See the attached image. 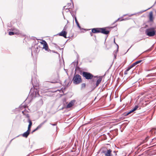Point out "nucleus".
Returning a JSON list of instances; mask_svg holds the SVG:
<instances>
[{
    "label": "nucleus",
    "mask_w": 156,
    "mask_h": 156,
    "mask_svg": "<svg viewBox=\"0 0 156 156\" xmlns=\"http://www.w3.org/2000/svg\"><path fill=\"white\" fill-rule=\"evenodd\" d=\"M156 29L155 27H150L146 30L145 31V34L149 37H153L155 35Z\"/></svg>",
    "instance_id": "f257e3e1"
},
{
    "label": "nucleus",
    "mask_w": 156,
    "mask_h": 156,
    "mask_svg": "<svg viewBox=\"0 0 156 156\" xmlns=\"http://www.w3.org/2000/svg\"><path fill=\"white\" fill-rule=\"evenodd\" d=\"M38 92L39 91L37 89L35 88H31L30 90L28 97H30L31 99H33L34 98L38 96H39Z\"/></svg>",
    "instance_id": "f03ea898"
},
{
    "label": "nucleus",
    "mask_w": 156,
    "mask_h": 156,
    "mask_svg": "<svg viewBox=\"0 0 156 156\" xmlns=\"http://www.w3.org/2000/svg\"><path fill=\"white\" fill-rule=\"evenodd\" d=\"M73 81L75 84H78L80 83L82 81L81 76L79 74L75 75L74 76Z\"/></svg>",
    "instance_id": "7ed1b4c3"
},
{
    "label": "nucleus",
    "mask_w": 156,
    "mask_h": 156,
    "mask_svg": "<svg viewBox=\"0 0 156 156\" xmlns=\"http://www.w3.org/2000/svg\"><path fill=\"white\" fill-rule=\"evenodd\" d=\"M83 76L86 79H91L93 77V75L90 73L86 72H83Z\"/></svg>",
    "instance_id": "20e7f679"
},
{
    "label": "nucleus",
    "mask_w": 156,
    "mask_h": 156,
    "mask_svg": "<svg viewBox=\"0 0 156 156\" xmlns=\"http://www.w3.org/2000/svg\"><path fill=\"white\" fill-rule=\"evenodd\" d=\"M26 106L22 105L20 107V109H24L22 111V112L23 115H25L28 118H29V116L28 114V111L26 109Z\"/></svg>",
    "instance_id": "39448f33"
},
{
    "label": "nucleus",
    "mask_w": 156,
    "mask_h": 156,
    "mask_svg": "<svg viewBox=\"0 0 156 156\" xmlns=\"http://www.w3.org/2000/svg\"><path fill=\"white\" fill-rule=\"evenodd\" d=\"M31 82L33 87H34V86L37 87L39 85L38 81L36 78H34L32 77Z\"/></svg>",
    "instance_id": "423d86ee"
},
{
    "label": "nucleus",
    "mask_w": 156,
    "mask_h": 156,
    "mask_svg": "<svg viewBox=\"0 0 156 156\" xmlns=\"http://www.w3.org/2000/svg\"><path fill=\"white\" fill-rule=\"evenodd\" d=\"M41 43L43 44V48L46 51H47L48 50V44L46 41L44 40H42Z\"/></svg>",
    "instance_id": "0eeeda50"
},
{
    "label": "nucleus",
    "mask_w": 156,
    "mask_h": 156,
    "mask_svg": "<svg viewBox=\"0 0 156 156\" xmlns=\"http://www.w3.org/2000/svg\"><path fill=\"white\" fill-rule=\"evenodd\" d=\"M112 151L109 149V150H107L106 151H105L103 152L104 153L105 156H112L113 155L111 154Z\"/></svg>",
    "instance_id": "6e6552de"
},
{
    "label": "nucleus",
    "mask_w": 156,
    "mask_h": 156,
    "mask_svg": "<svg viewBox=\"0 0 156 156\" xmlns=\"http://www.w3.org/2000/svg\"><path fill=\"white\" fill-rule=\"evenodd\" d=\"M109 31L108 30H106L105 28H101L100 29V33H101L103 34H109Z\"/></svg>",
    "instance_id": "1a4fd4ad"
},
{
    "label": "nucleus",
    "mask_w": 156,
    "mask_h": 156,
    "mask_svg": "<svg viewBox=\"0 0 156 156\" xmlns=\"http://www.w3.org/2000/svg\"><path fill=\"white\" fill-rule=\"evenodd\" d=\"M101 28H94L92 29V32L93 33H100Z\"/></svg>",
    "instance_id": "9d476101"
},
{
    "label": "nucleus",
    "mask_w": 156,
    "mask_h": 156,
    "mask_svg": "<svg viewBox=\"0 0 156 156\" xmlns=\"http://www.w3.org/2000/svg\"><path fill=\"white\" fill-rule=\"evenodd\" d=\"M67 33L66 32L62 31L61 32L58 34V35L60 36H63L65 38H66V35Z\"/></svg>",
    "instance_id": "9b49d317"
},
{
    "label": "nucleus",
    "mask_w": 156,
    "mask_h": 156,
    "mask_svg": "<svg viewBox=\"0 0 156 156\" xmlns=\"http://www.w3.org/2000/svg\"><path fill=\"white\" fill-rule=\"evenodd\" d=\"M75 101V100H73L70 102L66 106L67 108H69L73 105Z\"/></svg>",
    "instance_id": "f8f14e48"
},
{
    "label": "nucleus",
    "mask_w": 156,
    "mask_h": 156,
    "mask_svg": "<svg viewBox=\"0 0 156 156\" xmlns=\"http://www.w3.org/2000/svg\"><path fill=\"white\" fill-rule=\"evenodd\" d=\"M114 43L115 44L117 45V50H116V51H114V52H113V54L114 55V57H115V58H116V55H117V52H118V49H119V46L118 45L115 43V38H114Z\"/></svg>",
    "instance_id": "ddd939ff"
},
{
    "label": "nucleus",
    "mask_w": 156,
    "mask_h": 156,
    "mask_svg": "<svg viewBox=\"0 0 156 156\" xmlns=\"http://www.w3.org/2000/svg\"><path fill=\"white\" fill-rule=\"evenodd\" d=\"M102 77L101 76L99 77V79L97 80L96 83V87L98 86L101 82L102 80Z\"/></svg>",
    "instance_id": "4468645a"
},
{
    "label": "nucleus",
    "mask_w": 156,
    "mask_h": 156,
    "mask_svg": "<svg viewBox=\"0 0 156 156\" xmlns=\"http://www.w3.org/2000/svg\"><path fill=\"white\" fill-rule=\"evenodd\" d=\"M30 132L29 131H27L22 134V136L23 137L27 138L30 134Z\"/></svg>",
    "instance_id": "2eb2a0df"
},
{
    "label": "nucleus",
    "mask_w": 156,
    "mask_h": 156,
    "mask_svg": "<svg viewBox=\"0 0 156 156\" xmlns=\"http://www.w3.org/2000/svg\"><path fill=\"white\" fill-rule=\"evenodd\" d=\"M149 20L151 22L153 21V17L152 12H151L149 13Z\"/></svg>",
    "instance_id": "dca6fc26"
},
{
    "label": "nucleus",
    "mask_w": 156,
    "mask_h": 156,
    "mask_svg": "<svg viewBox=\"0 0 156 156\" xmlns=\"http://www.w3.org/2000/svg\"><path fill=\"white\" fill-rule=\"evenodd\" d=\"M67 6H65L63 8V10H65L67 12H68L69 11V9H72V8L71 7H69V6H68V8H66Z\"/></svg>",
    "instance_id": "f3484780"
},
{
    "label": "nucleus",
    "mask_w": 156,
    "mask_h": 156,
    "mask_svg": "<svg viewBox=\"0 0 156 156\" xmlns=\"http://www.w3.org/2000/svg\"><path fill=\"white\" fill-rule=\"evenodd\" d=\"M47 121L45 120L43 122L41 123L36 128L38 129H40L42 126L44 125V124Z\"/></svg>",
    "instance_id": "a211bd4d"
},
{
    "label": "nucleus",
    "mask_w": 156,
    "mask_h": 156,
    "mask_svg": "<svg viewBox=\"0 0 156 156\" xmlns=\"http://www.w3.org/2000/svg\"><path fill=\"white\" fill-rule=\"evenodd\" d=\"M142 60H139L137 61H136V62H134V63H133L131 65V66H132L133 67L134 66H135L138 63H140L141 62Z\"/></svg>",
    "instance_id": "6ab92c4d"
},
{
    "label": "nucleus",
    "mask_w": 156,
    "mask_h": 156,
    "mask_svg": "<svg viewBox=\"0 0 156 156\" xmlns=\"http://www.w3.org/2000/svg\"><path fill=\"white\" fill-rule=\"evenodd\" d=\"M75 20L78 27L80 29H81V27L80 26L77 20L76 17V16L75 17Z\"/></svg>",
    "instance_id": "aec40b11"
},
{
    "label": "nucleus",
    "mask_w": 156,
    "mask_h": 156,
    "mask_svg": "<svg viewBox=\"0 0 156 156\" xmlns=\"http://www.w3.org/2000/svg\"><path fill=\"white\" fill-rule=\"evenodd\" d=\"M28 122H29V124L28 125V126H30L31 127V126L32 125V122L29 118L28 119Z\"/></svg>",
    "instance_id": "412c9836"
},
{
    "label": "nucleus",
    "mask_w": 156,
    "mask_h": 156,
    "mask_svg": "<svg viewBox=\"0 0 156 156\" xmlns=\"http://www.w3.org/2000/svg\"><path fill=\"white\" fill-rule=\"evenodd\" d=\"M133 112V110H131V111H130L129 112H127V113H125V115H127L130 114H131V113Z\"/></svg>",
    "instance_id": "4be33fe9"
},
{
    "label": "nucleus",
    "mask_w": 156,
    "mask_h": 156,
    "mask_svg": "<svg viewBox=\"0 0 156 156\" xmlns=\"http://www.w3.org/2000/svg\"><path fill=\"white\" fill-rule=\"evenodd\" d=\"M138 108V105H136L132 109L133 111L134 112L136 111Z\"/></svg>",
    "instance_id": "5701e85b"
},
{
    "label": "nucleus",
    "mask_w": 156,
    "mask_h": 156,
    "mask_svg": "<svg viewBox=\"0 0 156 156\" xmlns=\"http://www.w3.org/2000/svg\"><path fill=\"white\" fill-rule=\"evenodd\" d=\"M86 84L85 83H82L81 84V88H84L85 87Z\"/></svg>",
    "instance_id": "b1692460"
},
{
    "label": "nucleus",
    "mask_w": 156,
    "mask_h": 156,
    "mask_svg": "<svg viewBox=\"0 0 156 156\" xmlns=\"http://www.w3.org/2000/svg\"><path fill=\"white\" fill-rule=\"evenodd\" d=\"M133 68L132 66H131L130 65V66H129L126 69V71H129L131 68Z\"/></svg>",
    "instance_id": "393cba45"
},
{
    "label": "nucleus",
    "mask_w": 156,
    "mask_h": 156,
    "mask_svg": "<svg viewBox=\"0 0 156 156\" xmlns=\"http://www.w3.org/2000/svg\"><path fill=\"white\" fill-rule=\"evenodd\" d=\"M150 8H148V9H146V10H143V11H140V12H138V13H140V14H141V13H143V12H144L146 11H147V10H148V9H149Z\"/></svg>",
    "instance_id": "a878e982"
},
{
    "label": "nucleus",
    "mask_w": 156,
    "mask_h": 156,
    "mask_svg": "<svg viewBox=\"0 0 156 156\" xmlns=\"http://www.w3.org/2000/svg\"><path fill=\"white\" fill-rule=\"evenodd\" d=\"M15 33L13 32H9V34L10 35H14Z\"/></svg>",
    "instance_id": "bb28decb"
},
{
    "label": "nucleus",
    "mask_w": 156,
    "mask_h": 156,
    "mask_svg": "<svg viewBox=\"0 0 156 156\" xmlns=\"http://www.w3.org/2000/svg\"><path fill=\"white\" fill-rule=\"evenodd\" d=\"M67 6H69V7H71V8H72V9L73 8V5H71V3H69L67 4Z\"/></svg>",
    "instance_id": "cd10ccee"
},
{
    "label": "nucleus",
    "mask_w": 156,
    "mask_h": 156,
    "mask_svg": "<svg viewBox=\"0 0 156 156\" xmlns=\"http://www.w3.org/2000/svg\"><path fill=\"white\" fill-rule=\"evenodd\" d=\"M31 127L30 126H28V130L27 131H29L30 132V131Z\"/></svg>",
    "instance_id": "c85d7f7f"
},
{
    "label": "nucleus",
    "mask_w": 156,
    "mask_h": 156,
    "mask_svg": "<svg viewBox=\"0 0 156 156\" xmlns=\"http://www.w3.org/2000/svg\"><path fill=\"white\" fill-rule=\"evenodd\" d=\"M50 124L51 125L53 126H56L57 125V123H55L54 124H52L51 123H50Z\"/></svg>",
    "instance_id": "c756f323"
},
{
    "label": "nucleus",
    "mask_w": 156,
    "mask_h": 156,
    "mask_svg": "<svg viewBox=\"0 0 156 156\" xmlns=\"http://www.w3.org/2000/svg\"><path fill=\"white\" fill-rule=\"evenodd\" d=\"M37 130H38V129L37 128H36L35 129H34V130L33 131L32 133H33V132H35V131H37Z\"/></svg>",
    "instance_id": "7c9ffc66"
},
{
    "label": "nucleus",
    "mask_w": 156,
    "mask_h": 156,
    "mask_svg": "<svg viewBox=\"0 0 156 156\" xmlns=\"http://www.w3.org/2000/svg\"><path fill=\"white\" fill-rule=\"evenodd\" d=\"M127 19H122L121 20H120V21H123V20H127Z\"/></svg>",
    "instance_id": "2f4dec72"
},
{
    "label": "nucleus",
    "mask_w": 156,
    "mask_h": 156,
    "mask_svg": "<svg viewBox=\"0 0 156 156\" xmlns=\"http://www.w3.org/2000/svg\"><path fill=\"white\" fill-rule=\"evenodd\" d=\"M156 140V139H152V142H154Z\"/></svg>",
    "instance_id": "473e14b6"
},
{
    "label": "nucleus",
    "mask_w": 156,
    "mask_h": 156,
    "mask_svg": "<svg viewBox=\"0 0 156 156\" xmlns=\"http://www.w3.org/2000/svg\"><path fill=\"white\" fill-rule=\"evenodd\" d=\"M148 138V137H146V139L145 140V142H146V141H147V139Z\"/></svg>",
    "instance_id": "72a5a7b5"
},
{
    "label": "nucleus",
    "mask_w": 156,
    "mask_h": 156,
    "mask_svg": "<svg viewBox=\"0 0 156 156\" xmlns=\"http://www.w3.org/2000/svg\"><path fill=\"white\" fill-rule=\"evenodd\" d=\"M136 13H134V14H131V15H129V16H133V15H136Z\"/></svg>",
    "instance_id": "f704fd0d"
},
{
    "label": "nucleus",
    "mask_w": 156,
    "mask_h": 156,
    "mask_svg": "<svg viewBox=\"0 0 156 156\" xmlns=\"http://www.w3.org/2000/svg\"><path fill=\"white\" fill-rule=\"evenodd\" d=\"M150 76H151V74H150L146 76L147 77H149Z\"/></svg>",
    "instance_id": "c9c22d12"
},
{
    "label": "nucleus",
    "mask_w": 156,
    "mask_h": 156,
    "mask_svg": "<svg viewBox=\"0 0 156 156\" xmlns=\"http://www.w3.org/2000/svg\"><path fill=\"white\" fill-rule=\"evenodd\" d=\"M119 19H120V18H118V19H117V20H116L115 21V22H117V21H118V20H119Z\"/></svg>",
    "instance_id": "e433bc0d"
},
{
    "label": "nucleus",
    "mask_w": 156,
    "mask_h": 156,
    "mask_svg": "<svg viewBox=\"0 0 156 156\" xmlns=\"http://www.w3.org/2000/svg\"><path fill=\"white\" fill-rule=\"evenodd\" d=\"M90 35H91V36H92V33L91 32L90 33Z\"/></svg>",
    "instance_id": "4c0bfd02"
},
{
    "label": "nucleus",
    "mask_w": 156,
    "mask_h": 156,
    "mask_svg": "<svg viewBox=\"0 0 156 156\" xmlns=\"http://www.w3.org/2000/svg\"><path fill=\"white\" fill-rule=\"evenodd\" d=\"M75 63H74V62H73L72 64V65H74V64H75Z\"/></svg>",
    "instance_id": "58836bf2"
},
{
    "label": "nucleus",
    "mask_w": 156,
    "mask_h": 156,
    "mask_svg": "<svg viewBox=\"0 0 156 156\" xmlns=\"http://www.w3.org/2000/svg\"><path fill=\"white\" fill-rule=\"evenodd\" d=\"M94 77H95V78H96V77H97V78H98V76H94Z\"/></svg>",
    "instance_id": "ea45409f"
},
{
    "label": "nucleus",
    "mask_w": 156,
    "mask_h": 156,
    "mask_svg": "<svg viewBox=\"0 0 156 156\" xmlns=\"http://www.w3.org/2000/svg\"><path fill=\"white\" fill-rule=\"evenodd\" d=\"M124 74H126V72H125V73H124Z\"/></svg>",
    "instance_id": "a19ab883"
},
{
    "label": "nucleus",
    "mask_w": 156,
    "mask_h": 156,
    "mask_svg": "<svg viewBox=\"0 0 156 156\" xmlns=\"http://www.w3.org/2000/svg\"><path fill=\"white\" fill-rule=\"evenodd\" d=\"M126 15H123V16H126Z\"/></svg>",
    "instance_id": "79ce46f5"
},
{
    "label": "nucleus",
    "mask_w": 156,
    "mask_h": 156,
    "mask_svg": "<svg viewBox=\"0 0 156 156\" xmlns=\"http://www.w3.org/2000/svg\"><path fill=\"white\" fill-rule=\"evenodd\" d=\"M17 33L18 34L19 33V32H17Z\"/></svg>",
    "instance_id": "37998d69"
},
{
    "label": "nucleus",
    "mask_w": 156,
    "mask_h": 156,
    "mask_svg": "<svg viewBox=\"0 0 156 156\" xmlns=\"http://www.w3.org/2000/svg\"><path fill=\"white\" fill-rule=\"evenodd\" d=\"M114 153L115 154V151H114Z\"/></svg>",
    "instance_id": "c03bdc74"
},
{
    "label": "nucleus",
    "mask_w": 156,
    "mask_h": 156,
    "mask_svg": "<svg viewBox=\"0 0 156 156\" xmlns=\"http://www.w3.org/2000/svg\"><path fill=\"white\" fill-rule=\"evenodd\" d=\"M31 54H32V52H31Z\"/></svg>",
    "instance_id": "a18cd8bd"
}]
</instances>
